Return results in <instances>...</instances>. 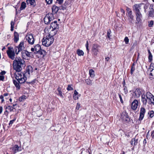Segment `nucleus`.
Returning a JSON list of instances; mask_svg holds the SVG:
<instances>
[{"label": "nucleus", "mask_w": 154, "mask_h": 154, "mask_svg": "<svg viewBox=\"0 0 154 154\" xmlns=\"http://www.w3.org/2000/svg\"><path fill=\"white\" fill-rule=\"evenodd\" d=\"M24 63V60L20 57H16L13 61L14 69L18 72L15 74V78L17 80L13 79V82L17 88L20 89V85L25 82L27 79L26 75L29 74V69H27L26 72L25 73L20 72L22 70L21 65Z\"/></svg>", "instance_id": "nucleus-1"}, {"label": "nucleus", "mask_w": 154, "mask_h": 154, "mask_svg": "<svg viewBox=\"0 0 154 154\" xmlns=\"http://www.w3.org/2000/svg\"><path fill=\"white\" fill-rule=\"evenodd\" d=\"M143 5V8L145 12H146V10L148 8V6L146 5H144L143 3L136 4L134 5L133 6V11L136 15V24H140L141 23L142 15L141 14L140 10L141 6Z\"/></svg>", "instance_id": "nucleus-2"}, {"label": "nucleus", "mask_w": 154, "mask_h": 154, "mask_svg": "<svg viewBox=\"0 0 154 154\" xmlns=\"http://www.w3.org/2000/svg\"><path fill=\"white\" fill-rule=\"evenodd\" d=\"M23 44V42H20L18 46L15 47L14 50L12 47H8L7 53L9 57L12 60H14L15 56L14 51L17 54H18L19 52L24 49Z\"/></svg>", "instance_id": "nucleus-3"}, {"label": "nucleus", "mask_w": 154, "mask_h": 154, "mask_svg": "<svg viewBox=\"0 0 154 154\" xmlns=\"http://www.w3.org/2000/svg\"><path fill=\"white\" fill-rule=\"evenodd\" d=\"M54 41V39L53 37L47 35L45 38H44L42 40V44L45 46L48 47L53 43Z\"/></svg>", "instance_id": "nucleus-4"}, {"label": "nucleus", "mask_w": 154, "mask_h": 154, "mask_svg": "<svg viewBox=\"0 0 154 154\" xmlns=\"http://www.w3.org/2000/svg\"><path fill=\"white\" fill-rule=\"evenodd\" d=\"M54 19L53 14L52 13H48L46 15L44 18V22L45 24H48L50 22Z\"/></svg>", "instance_id": "nucleus-5"}, {"label": "nucleus", "mask_w": 154, "mask_h": 154, "mask_svg": "<svg viewBox=\"0 0 154 154\" xmlns=\"http://www.w3.org/2000/svg\"><path fill=\"white\" fill-rule=\"evenodd\" d=\"M100 46L97 44H94L93 45L92 48V53L93 56H95L97 55L98 53L99 52V48Z\"/></svg>", "instance_id": "nucleus-6"}, {"label": "nucleus", "mask_w": 154, "mask_h": 154, "mask_svg": "<svg viewBox=\"0 0 154 154\" xmlns=\"http://www.w3.org/2000/svg\"><path fill=\"white\" fill-rule=\"evenodd\" d=\"M127 15L130 23L132 24H134V16L132 14V11H129L128 12Z\"/></svg>", "instance_id": "nucleus-7"}, {"label": "nucleus", "mask_w": 154, "mask_h": 154, "mask_svg": "<svg viewBox=\"0 0 154 154\" xmlns=\"http://www.w3.org/2000/svg\"><path fill=\"white\" fill-rule=\"evenodd\" d=\"M42 49L41 47L39 45L37 44L35 45L34 48H32L31 51L36 54L38 52Z\"/></svg>", "instance_id": "nucleus-8"}, {"label": "nucleus", "mask_w": 154, "mask_h": 154, "mask_svg": "<svg viewBox=\"0 0 154 154\" xmlns=\"http://www.w3.org/2000/svg\"><path fill=\"white\" fill-rule=\"evenodd\" d=\"M145 112V109L144 107H141L140 109V116L139 119V120L141 121L143 119Z\"/></svg>", "instance_id": "nucleus-9"}, {"label": "nucleus", "mask_w": 154, "mask_h": 154, "mask_svg": "<svg viewBox=\"0 0 154 154\" xmlns=\"http://www.w3.org/2000/svg\"><path fill=\"white\" fill-rule=\"evenodd\" d=\"M138 101L137 100H134L131 103V108L134 110H135L138 106Z\"/></svg>", "instance_id": "nucleus-10"}, {"label": "nucleus", "mask_w": 154, "mask_h": 154, "mask_svg": "<svg viewBox=\"0 0 154 154\" xmlns=\"http://www.w3.org/2000/svg\"><path fill=\"white\" fill-rule=\"evenodd\" d=\"M50 28L53 29H56L58 30L59 28V24L57 23V21H54V22L51 23V24Z\"/></svg>", "instance_id": "nucleus-11"}, {"label": "nucleus", "mask_w": 154, "mask_h": 154, "mask_svg": "<svg viewBox=\"0 0 154 154\" xmlns=\"http://www.w3.org/2000/svg\"><path fill=\"white\" fill-rule=\"evenodd\" d=\"M58 30L53 29L50 28L48 32H49V35H48L50 36L51 37L53 36L56 34Z\"/></svg>", "instance_id": "nucleus-12"}, {"label": "nucleus", "mask_w": 154, "mask_h": 154, "mask_svg": "<svg viewBox=\"0 0 154 154\" xmlns=\"http://www.w3.org/2000/svg\"><path fill=\"white\" fill-rule=\"evenodd\" d=\"M12 149L14 153H15L21 150V147L17 145H15L12 147Z\"/></svg>", "instance_id": "nucleus-13"}, {"label": "nucleus", "mask_w": 154, "mask_h": 154, "mask_svg": "<svg viewBox=\"0 0 154 154\" xmlns=\"http://www.w3.org/2000/svg\"><path fill=\"white\" fill-rule=\"evenodd\" d=\"M22 53L23 58L28 60L29 56V52L25 50H24L22 51Z\"/></svg>", "instance_id": "nucleus-14"}, {"label": "nucleus", "mask_w": 154, "mask_h": 154, "mask_svg": "<svg viewBox=\"0 0 154 154\" xmlns=\"http://www.w3.org/2000/svg\"><path fill=\"white\" fill-rule=\"evenodd\" d=\"M150 11H149V16L152 17H154V10L152 6H150L149 7Z\"/></svg>", "instance_id": "nucleus-15"}, {"label": "nucleus", "mask_w": 154, "mask_h": 154, "mask_svg": "<svg viewBox=\"0 0 154 154\" xmlns=\"http://www.w3.org/2000/svg\"><path fill=\"white\" fill-rule=\"evenodd\" d=\"M14 41L17 43L19 40V35L17 32L15 31L14 32Z\"/></svg>", "instance_id": "nucleus-16"}, {"label": "nucleus", "mask_w": 154, "mask_h": 154, "mask_svg": "<svg viewBox=\"0 0 154 154\" xmlns=\"http://www.w3.org/2000/svg\"><path fill=\"white\" fill-rule=\"evenodd\" d=\"M35 41L33 35L32 34H29V44L33 45Z\"/></svg>", "instance_id": "nucleus-17"}, {"label": "nucleus", "mask_w": 154, "mask_h": 154, "mask_svg": "<svg viewBox=\"0 0 154 154\" xmlns=\"http://www.w3.org/2000/svg\"><path fill=\"white\" fill-rule=\"evenodd\" d=\"M59 9V8L55 5L53 6L52 8V12L54 14H56L58 11Z\"/></svg>", "instance_id": "nucleus-18"}, {"label": "nucleus", "mask_w": 154, "mask_h": 154, "mask_svg": "<svg viewBox=\"0 0 154 154\" xmlns=\"http://www.w3.org/2000/svg\"><path fill=\"white\" fill-rule=\"evenodd\" d=\"M137 143V139L136 140L135 138H133L131 141V144L132 146H135L136 145Z\"/></svg>", "instance_id": "nucleus-19"}, {"label": "nucleus", "mask_w": 154, "mask_h": 154, "mask_svg": "<svg viewBox=\"0 0 154 154\" xmlns=\"http://www.w3.org/2000/svg\"><path fill=\"white\" fill-rule=\"evenodd\" d=\"M134 93L135 94L136 98L139 97L141 94V92L139 89H136L134 91Z\"/></svg>", "instance_id": "nucleus-20"}, {"label": "nucleus", "mask_w": 154, "mask_h": 154, "mask_svg": "<svg viewBox=\"0 0 154 154\" xmlns=\"http://www.w3.org/2000/svg\"><path fill=\"white\" fill-rule=\"evenodd\" d=\"M146 97V95L144 94L141 95L142 101L143 104H146L147 102V99Z\"/></svg>", "instance_id": "nucleus-21"}, {"label": "nucleus", "mask_w": 154, "mask_h": 154, "mask_svg": "<svg viewBox=\"0 0 154 154\" xmlns=\"http://www.w3.org/2000/svg\"><path fill=\"white\" fill-rule=\"evenodd\" d=\"M73 98L74 100H77L79 98L78 93L75 90L74 91Z\"/></svg>", "instance_id": "nucleus-22"}, {"label": "nucleus", "mask_w": 154, "mask_h": 154, "mask_svg": "<svg viewBox=\"0 0 154 154\" xmlns=\"http://www.w3.org/2000/svg\"><path fill=\"white\" fill-rule=\"evenodd\" d=\"M29 4L31 7H34L36 6V2L35 0H29Z\"/></svg>", "instance_id": "nucleus-23"}, {"label": "nucleus", "mask_w": 154, "mask_h": 154, "mask_svg": "<svg viewBox=\"0 0 154 154\" xmlns=\"http://www.w3.org/2000/svg\"><path fill=\"white\" fill-rule=\"evenodd\" d=\"M45 53V51L42 50V49L40 50L36 54H38L40 55V57H42L44 56V55Z\"/></svg>", "instance_id": "nucleus-24"}, {"label": "nucleus", "mask_w": 154, "mask_h": 154, "mask_svg": "<svg viewBox=\"0 0 154 154\" xmlns=\"http://www.w3.org/2000/svg\"><path fill=\"white\" fill-rule=\"evenodd\" d=\"M76 53L79 56H83L84 54V52L82 50L79 49L77 50Z\"/></svg>", "instance_id": "nucleus-25"}, {"label": "nucleus", "mask_w": 154, "mask_h": 154, "mask_svg": "<svg viewBox=\"0 0 154 154\" xmlns=\"http://www.w3.org/2000/svg\"><path fill=\"white\" fill-rule=\"evenodd\" d=\"M26 7V3L23 2H22L20 9L21 10H23Z\"/></svg>", "instance_id": "nucleus-26"}, {"label": "nucleus", "mask_w": 154, "mask_h": 154, "mask_svg": "<svg viewBox=\"0 0 154 154\" xmlns=\"http://www.w3.org/2000/svg\"><path fill=\"white\" fill-rule=\"evenodd\" d=\"M27 97L25 95H23L20 97L19 99V100L20 102H22L25 100L27 98Z\"/></svg>", "instance_id": "nucleus-27"}, {"label": "nucleus", "mask_w": 154, "mask_h": 154, "mask_svg": "<svg viewBox=\"0 0 154 154\" xmlns=\"http://www.w3.org/2000/svg\"><path fill=\"white\" fill-rule=\"evenodd\" d=\"M152 96H153L149 92H147L146 93V97L148 100H149V99L151 97H152Z\"/></svg>", "instance_id": "nucleus-28"}, {"label": "nucleus", "mask_w": 154, "mask_h": 154, "mask_svg": "<svg viewBox=\"0 0 154 154\" xmlns=\"http://www.w3.org/2000/svg\"><path fill=\"white\" fill-rule=\"evenodd\" d=\"M149 103L150 104L154 105V96H152L149 100Z\"/></svg>", "instance_id": "nucleus-29"}, {"label": "nucleus", "mask_w": 154, "mask_h": 154, "mask_svg": "<svg viewBox=\"0 0 154 154\" xmlns=\"http://www.w3.org/2000/svg\"><path fill=\"white\" fill-rule=\"evenodd\" d=\"M57 90L58 91V95H60L61 97H63V95L62 91L61 90L60 88H58Z\"/></svg>", "instance_id": "nucleus-30"}, {"label": "nucleus", "mask_w": 154, "mask_h": 154, "mask_svg": "<svg viewBox=\"0 0 154 154\" xmlns=\"http://www.w3.org/2000/svg\"><path fill=\"white\" fill-rule=\"evenodd\" d=\"M85 81L87 85H91L92 84L91 81L89 79H86Z\"/></svg>", "instance_id": "nucleus-31"}, {"label": "nucleus", "mask_w": 154, "mask_h": 154, "mask_svg": "<svg viewBox=\"0 0 154 154\" xmlns=\"http://www.w3.org/2000/svg\"><path fill=\"white\" fill-rule=\"evenodd\" d=\"M89 73L91 76L94 77V72L92 69L89 70Z\"/></svg>", "instance_id": "nucleus-32"}, {"label": "nucleus", "mask_w": 154, "mask_h": 154, "mask_svg": "<svg viewBox=\"0 0 154 154\" xmlns=\"http://www.w3.org/2000/svg\"><path fill=\"white\" fill-rule=\"evenodd\" d=\"M111 32L110 29H109L107 31V35L108 38H109V39H110V37L111 36Z\"/></svg>", "instance_id": "nucleus-33"}, {"label": "nucleus", "mask_w": 154, "mask_h": 154, "mask_svg": "<svg viewBox=\"0 0 154 154\" xmlns=\"http://www.w3.org/2000/svg\"><path fill=\"white\" fill-rule=\"evenodd\" d=\"M6 109H8L11 112L12 111H13V110L14 109V108L11 106H8L6 107Z\"/></svg>", "instance_id": "nucleus-34"}, {"label": "nucleus", "mask_w": 154, "mask_h": 154, "mask_svg": "<svg viewBox=\"0 0 154 154\" xmlns=\"http://www.w3.org/2000/svg\"><path fill=\"white\" fill-rule=\"evenodd\" d=\"M153 25V21L151 20L148 22V26L149 27H152Z\"/></svg>", "instance_id": "nucleus-35"}, {"label": "nucleus", "mask_w": 154, "mask_h": 154, "mask_svg": "<svg viewBox=\"0 0 154 154\" xmlns=\"http://www.w3.org/2000/svg\"><path fill=\"white\" fill-rule=\"evenodd\" d=\"M16 118L15 117L13 120H11L10 121V122L9 124V127L11 126L13 124V122L16 120Z\"/></svg>", "instance_id": "nucleus-36"}, {"label": "nucleus", "mask_w": 154, "mask_h": 154, "mask_svg": "<svg viewBox=\"0 0 154 154\" xmlns=\"http://www.w3.org/2000/svg\"><path fill=\"white\" fill-rule=\"evenodd\" d=\"M148 114L151 118H152L154 116V112L152 110Z\"/></svg>", "instance_id": "nucleus-37"}, {"label": "nucleus", "mask_w": 154, "mask_h": 154, "mask_svg": "<svg viewBox=\"0 0 154 154\" xmlns=\"http://www.w3.org/2000/svg\"><path fill=\"white\" fill-rule=\"evenodd\" d=\"M135 67L131 66V69L130 71V73L131 74H133L134 72L135 71Z\"/></svg>", "instance_id": "nucleus-38"}, {"label": "nucleus", "mask_w": 154, "mask_h": 154, "mask_svg": "<svg viewBox=\"0 0 154 154\" xmlns=\"http://www.w3.org/2000/svg\"><path fill=\"white\" fill-rule=\"evenodd\" d=\"M129 119L128 116L127 115H126V116L125 117H123V120L125 121L128 122L129 121Z\"/></svg>", "instance_id": "nucleus-39"}, {"label": "nucleus", "mask_w": 154, "mask_h": 154, "mask_svg": "<svg viewBox=\"0 0 154 154\" xmlns=\"http://www.w3.org/2000/svg\"><path fill=\"white\" fill-rule=\"evenodd\" d=\"M126 115H127V114L125 112H123L121 114V118L122 119H123V117H125L126 116Z\"/></svg>", "instance_id": "nucleus-40"}, {"label": "nucleus", "mask_w": 154, "mask_h": 154, "mask_svg": "<svg viewBox=\"0 0 154 154\" xmlns=\"http://www.w3.org/2000/svg\"><path fill=\"white\" fill-rule=\"evenodd\" d=\"M67 90L68 91L73 90V88L71 87L70 85H68V87L67 88Z\"/></svg>", "instance_id": "nucleus-41"}, {"label": "nucleus", "mask_w": 154, "mask_h": 154, "mask_svg": "<svg viewBox=\"0 0 154 154\" xmlns=\"http://www.w3.org/2000/svg\"><path fill=\"white\" fill-rule=\"evenodd\" d=\"M85 46L86 47V50L88 51V53L89 51V44L88 43V41H87L86 44L85 45Z\"/></svg>", "instance_id": "nucleus-42"}, {"label": "nucleus", "mask_w": 154, "mask_h": 154, "mask_svg": "<svg viewBox=\"0 0 154 154\" xmlns=\"http://www.w3.org/2000/svg\"><path fill=\"white\" fill-rule=\"evenodd\" d=\"M124 41L126 44H128V43L129 39L127 37H125L124 38Z\"/></svg>", "instance_id": "nucleus-43"}, {"label": "nucleus", "mask_w": 154, "mask_h": 154, "mask_svg": "<svg viewBox=\"0 0 154 154\" xmlns=\"http://www.w3.org/2000/svg\"><path fill=\"white\" fill-rule=\"evenodd\" d=\"M152 72L151 71L150 73H149V75L150 76V78L152 80V79L154 78V75H153Z\"/></svg>", "instance_id": "nucleus-44"}, {"label": "nucleus", "mask_w": 154, "mask_h": 154, "mask_svg": "<svg viewBox=\"0 0 154 154\" xmlns=\"http://www.w3.org/2000/svg\"><path fill=\"white\" fill-rule=\"evenodd\" d=\"M149 61L151 62L152 60V54H150L148 57Z\"/></svg>", "instance_id": "nucleus-45"}, {"label": "nucleus", "mask_w": 154, "mask_h": 154, "mask_svg": "<svg viewBox=\"0 0 154 154\" xmlns=\"http://www.w3.org/2000/svg\"><path fill=\"white\" fill-rule=\"evenodd\" d=\"M124 88L123 90H124V93H125V94H126L128 92L127 88L126 86H124Z\"/></svg>", "instance_id": "nucleus-46"}, {"label": "nucleus", "mask_w": 154, "mask_h": 154, "mask_svg": "<svg viewBox=\"0 0 154 154\" xmlns=\"http://www.w3.org/2000/svg\"><path fill=\"white\" fill-rule=\"evenodd\" d=\"M80 107V104L78 103H77L76 107L75 108V109L77 110H78L79 109V108Z\"/></svg>", "instance_id": "nucleus-47"}, {"label": "nucleus", "mask_w": 154, "mask_h": 154, "mask_svg": "<svg viewBox=\"0 0 154 154\" xmlns=\"http://www.w3.org/2000/svg\"><path fill=\"white\" fill-rule=\"evenodd\" d=\"M4 96L3 95H1L0 97V98L1 100V103H3L4 100Z\"/></svg>", "instance_id": "nucleus-48"}, {"label": "nucleus", "mask_w": 154, "mask_h": 154, "mask_svg": "<svg viewBox=\"0 0 154 154\" xmlns=\"http://www.w3.org/2000/svg\"><path fill=\"white\" fill-rule=\"evenodd\" d=\"M119 98L120 99V102H121V103H123V100L122 99V98L121 95L120 94H119Z\"/></svg>", "instance_id": "nucleus-49"}, {"label": "nucleus", "mask_w": 154, "mask_h": 154, "mask_svg": "<svg viewBox=\"0 0 154 154\" xmlns=\"http://www.w3.org/2000/svg\"><path fill=\"white\" fill-rule=\"evenodd\" d=\"M45 1L48 4L51 3L52 2V0H45Z\"/></svg>", "instance_id": "nucleus-50"}, {"label": "nucleus", "mask_w": 154, "mask_h": 154, "mask_svg": "<svg viewBox=\"0 0 154 154\" xmlns=\"http://www.w3.org/2000/svg\"><path fill=\"white\" fill-rule=\"evenodd\" d=\"M57 1L59 4H61L63 3V0H57Z\"/></svg>", "instance_id": "nucleus-51"}, {"label": "nucleus", "mask_w": 154, "mask_h": 154, "mask_svg": "<svg viewBox=\"0 0 154 154\" xmlns=\"http://www.w3.org/2000/svg\"><path fill=\"white\" fill-rule=\"evenodd\" d=\"M4 79V77L3 76L0 75V80L3 81Z\"/></svg>", "instance_id": "nucleus-52"}, {"label": "nucleus", "mask_w": 154, "mask_h": 154, "mask_svg": "<svg viewBox=\"0 0 154 154\" xmlns=\"http://www.w3.org/2000/svg\"><path fill=\"white\" fill-rule=\"evenodd\" d=\"M14 22L13 21H11V27H14Z\"/></svg>", "instance_id": "nucleus-53"}, {"label": "nucleus", "mask_w": 154, "mask_h": 154, "mask_svg": "<svg viewBox=\"0 0 154 154\" xmlns=\"http://www.w3.org/2000/svg\"><path fill=\"white\" fill-rule=\"evenodd\" d=\"M5 73V71H2L0 72V74L2 75H4Z\"/></svg>", "instance_id": "nucleus-54"}, {"label": "nucleus", "mask_w": 154, "mask_h": 154, "mask_svg": "<svg viewBox=\"0 0 154 154\" xmlns=\"http://www.w3.org/2000/svg\"><path fill=\"white\" fill-rule=\"evenodd\" d=\"M3 111V108L2 106H0V114H1Z\"/></svg>", "instance_id": "nucleus-55"}, {"label": "nucleus", "mask_w": 154, "mask_h": 154, "mask_svg": "<svg viewBox=\"0 0 154 154\" xmlns=\"http://www.w3.org/2000/svg\"><path fill=\"white\" fill-rule=\"evenodd\" d=\"M146 139H144L143 141V144L145 145L146 143Z\"/></svg>", "instance_id": "nucleus-56"}, {"label": "nucleus", "mask_w": 154, "mask_h": 154, "mask_svg": "<svg viewBox=\"0 0 154 154\" xmlns=\"http://www.w3.org/2000/svg\"><path fill=\"white\" fill-rule=\"evenodd\" d=\"M137 41H136L135 42L133 43L132 46L134 47L136 46L137 45Z\"/></svg>", "instance_id": "nucleus-57"}, {"label": "nucleus", "mask_w": 154, "mask_h": 154, "mask_svg": "<svg viewBox=\"0 0 154 154\" xmlns=\"http://www.w3.org/2000/svg\"><path fill=\"white\" fill-rule=\"evenodd\" d=\"M26 40L27 41V42L29 43V36L27 35L26 37Z\"/></svg>", "instance_id": "nucleus-58"}, {"label": "nucleus", "mask_w": 154, "mask_h": 154, "mask_svg": "<svg viewBox=\"0 0 154 154\" xmlns=\"http://www.w3.org/2000/svg\"><path fill=\"white\" fill-rule=\"evenodd\" d=\"M151 136L152 137H154V131H153L151 132Z\"/></svg>", "instance_id": "nucleus-59"}, {"label": "nucleus", "mask_w": 154, "mask_h": 154, "mask_svg": "<svg viewBox=\"0 0 154 154\" xmlns=\"http://www.w3.org/2000/svg\"><path fill=\"white\" fill-rule=\"evenodd\" d=\"M105 59L106 61H108L109 60V57H106L105 58Z\"/></svg>", "instance_id": "nucleus-60"}, {"label": "nucleus", "mask_w": 154, "mask_h": 154, "mask_svg": "<svg viewBox=\"0 0 154 154\" xmlns=\"http://www.w3.org/2000/svg\"><path fill=\"white\" fill-rule=\"evenodd\" d=\"M121 11L122 13H123V14H125V12L124 10L123 9H122V8H121Z\"/></svg>", "instance_id": "nucleus-61"}, {"label": "nucleus", "mask_w": 154, "mask_h": 154, "mask_svg": "<svg viewBox=\"0 0 154 154\" xmlns=\"http://www.w3.org/2000/svg\"><path fill=\"white\" fill-rule=\"evenodd\" d=\"M3 95L4 97H6L8 95V93H5Z\"/></svg>", "instance_id": "nucleus-62"}, {"label": "nucleus", "mask_w": 154, "mask_h": 154, "mask_svg": "<svg viewBox=\"0 0 154 154\" xmlns=\"http://www.w3.org/2000/svg\"><path fill=\"white\" fill-rule=\"evenodd\" d=\"M127 10L128 13V12L129 11H131V9L128 8H127Z\"/></svg>", "instance_id": "nucleus-63"}, {"label": "nucleus", "mask_w": 154, "mask_h": 154, "mask_svg": "<svg viewBox=\"0 0 154 154\" xmlns=\"http://www.w3.org/2000/svg\"><path fill=\"white\" fill-rule=\"evenodd\" d=\"M151 71L153 73V75H154V69H152V70Z\"/></svg>", "instance_id": "nucleus-64"}]
</instances>
